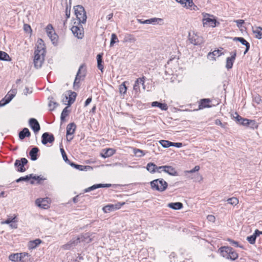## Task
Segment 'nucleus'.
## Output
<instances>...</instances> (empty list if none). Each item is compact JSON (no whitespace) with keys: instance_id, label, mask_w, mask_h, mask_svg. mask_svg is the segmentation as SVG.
Segmentation results:
<instances>
[{"instance_id":"nucleus-53","label":"nucleus","mask_w":262,"mask_h":262,"mask_svg":"<svg viewBox=\"0 0 262 262\" xmlns=\"http://www.w3.org/2000/svg\"><path fill=\"white\" fill-rule=\"evenodd\" d=\"M227 241L231 244L232 246H235L236 247H239L242 249H244V246L242 245H240L238 244V243L236 241H235L231 238H228Z\"/></svg>"},{"instance_id":"nucleus-40","label":"nucleus","mask_w":262,"mask_h":262,"mask_svg":"<svg viewBox=\"0 0 262 262\" xmlns=\"http://www.w3.org/2000/svg\"><path fill=\"white\" fill-rule=\"evenodd\" d=\"M48 99L50 100L48 104V106L50 107V111H53L55 109V108L57 106H58V103L56 102L53 101L54 98L52 97H49Z\"/></svg>"},{"instance_id":"nucleus-60","label":"nucleus","mask_w":262,"mask_h":262,"mask_svg":"<svg viewBox=\"0 0 262 262\" xmlns=\"http://www.w3.org/2000/svg\"><path fill=\"white\" fill-rule=\"evenodd\" d=\"M165 168H166V165H163V166H157L156 172L161 173L162 171H163L165 172Z\"/></svg>"},{"instance_id":"nucleus-43","label":"nucleus","mask_w":262,"mask_h":262,"mask_svg":"<svg viewBox=\"0 0 262 262\" xmlns=\"http://www.w3.org/2000/svg\"><path fill=\"white\" fill-rule=\"evenodd\" d=\"M48 37L51 39L52 43L56 46L57 45L58 40V34H47Z\"/></svg>"},{"instance_id":"nucleus-7","label":"nucleus","mask_w":262,"mask_h":262,"mask_svg":"<svg viewBox=\"0 0 262 262\" xmlns=\"http://www.w3.org/2000/svg\"><path fill=\"white\" fill-rule=\"evenodd\" d=\"M79 243V238H77V236L73 237L67 244L62 245L61 248L64 250H71L77 246Z\"/></svg>"},{"instance_id":"nucleus-45","label":"nucleus","mask_w":262,"mask_h":262,"mask_svg":"<svg viewBox=\"0 0 262 262\" xmlns=\"http://www.w3.org/2000/svg\"><path fill=\"white\" fill-rule=\"evenodd\" d=\"M81 78L76 75L74 83H73V89L75 90H78L80 87V80Z\"/></svg>"},{"instance_id":"nucleus-19","label":"nucleus","mask_w":262,"mask_h":262,"mask_svg":"<svg viewBox=\"0 0 262 262\" xmlns=\"http://www.w3.org/2000/svg\"><path fill=\"white\" fill-rule=\"evenodd\" d=\"M243 126L248 127L251 129L257 128L258 127V123L255 120H250L245 118L244 122H243Z\"/></svg>"},{"instance_id":"nucleus-56","label":"nucleus","mask_w":262,"mask_h":262,"mask_svg":"<svg viewBox=\"0 0 262 262\" xmlns=\"http://www.w3.org/2000/svg\"><path fill=\"white\" fill-rule=\"evenodd\" d=\"M256 239V238L253 234L247 237V240L250 244L252 245H253L255 243Z\"/></svg>"},{"instance_id":"nucleus-64","label":"nucleus","mask_w":262,"mask_h":262,"mask_svg":"<svg viewBox=\"0 0 262 262\" xmlns=\"http://www.w3.org/2000/svg\"><path fill=\"white\" fill-rule=\"evenodd\" d=\"M183 144L181 142H172V146H174L177 148H180L182 147Z\"/></svg>"},{"instance_id":"nucleus-52","label":"nucleus","mask_w":262,"mask_h":262,"mask_svg":"<svg viewBox=\"0 0 262 262\" xmlns=\"http://www.w3.org/2000/svg\"><path fill=\"white\" fill-rule=\"evenodd\" d=\"M134 153L136 156L138 157H142L145 155L143 150L138 148H134Z\"/></svg>"},{"instance_id":"nucleus-25","label":"nucleus","mask_w":262,"mask_h":262,"mask_svg":"<svg viewBox=\"0 0 262 262\" xmlns=\"http://www.w3.org/2000/svg\"><path fill=\"white\" fill-rule=\"evenodd\" d=\"M39 151V149L37 147L34 146L32 148L29 152V156L31 160L36 161L38 159Z\"/></svg>"},{"instance_id":"nucleus-33","label":"nucleus","mask_w":262,"mask_h":262,"mask_svg":"<svg viewBox=\"0 0 262 262\" xmlns=\"http://www.w3.org/2000/svg\"><path fill=\"white\" fill-rule=\"evenodd\" d=\"M16 94V90H11L4 98L6 100V103H9Z\"/></svg>"},{"instance_id":"nucleus-41","label":"nucleus","mask_w":262,"mask_h":262,"mask_svg":"<svg viewBox=\"0 0 262 262\" xmlns=\"http://www.w3.org/2000/svg\"><path fill=\"white\" fill-rule=\"evenodd\" d=\"M19 262H29L30 259L28 258L30 255L28 253L23 252L19 253Z\"/></svg>"},{"instance_id":"nucleus-35","label":"nucleus","mask_w":262,"mask_h":262,"mask_svg":"<svg viewBox=\"0 0 262 262\" xmlns=\"http://www.w3.org/2000/svg\"><path fill=\"white\" fill-rule=\"evenodd\" d=\"M136 41V38L132 34H126L123 39V42L126 43H133Z\"/></svg>"},{"instance_id":"nucleus-27","label":"nucleus","mask_w":262,"mask_h":262,"mask_svg":"<svg viewBox=\"0 0 262 262\" xmlns=\"http://www.w3.org/2000/svg\"><path fill=\"white\" fill-rule=\"evenodd\" d=\"M31 133L28 128L25 127L18 133V137L20 140H24L26 137H30Z\"/></svg>"},{"instance_id":"nucleus-3","label":"nucleus","mask_w":262,"mask_h":262,"mask_svg":"<svg viewBox=\"0 0 262 262\" xmlns=\"http://www.w3.org/2000/svg\"><path fill=\"white\" fill-rule=\"evenodd\" d=\"M236 24L237 27L239 28L242 33L247 32L248 27H251L252 33H262V28L256 26H252L251 24H248L247 26L245 21L243 19H238L234 20Z\"/></svg>"},{"instance_id":"nucleus-5","label":"nucleus","mask_w":262,"mask_h":262,"mask_svg":"<svg viewBox=\"0 0 262 262\" xmlns=\"http://www.w3.org/2000/svg\"><path fill=\"white\" fill-rule=\"evenodd\" d=\"M188 40L194 46H200L205 42V38L201 34H188Z\"/></svg>"},{"instance_id":"nucleus-55","label":"nucleus","mask_w":262,"mask_h":262,"mask_svg":"<svg viewBox=\"0 0 262 262\" xmlns=\"http://www.w3.org/2000/svg\"><path fill=\"white\" fill-rule=\"evenodd\" d=\"M118 41H119V40H118V37L116 36V34H112L111 39V42H110V46L111 47L113 46L115 43H116Z\"/></svg>"},{"instance_id":"nucleus-54","label":"nucleus","mask_w":262,"mask_h":262,"mask_svg":"<svg viewBox=\"0 0 262 262\" xmlns=\"http://www.w3.org/2000/svg\"><path fill=\"white\" fill-rule=\"evenodd\" d=\"M60 150L62 155V157L63 158V160L68 164L69 163V162L71 161H70L67 157V155L63 148H60Z\"/></svg>"},{"instance_id":"nucleus-22","label":"nucleus","mask_w":262,"mask_h":262,"mask_svg":"<svg viewBox=\"0 0 262 262\" xmlns=\"http://www.w3.org/2000/svg\"><path fill=\"white\" fill-rule=\"evenodd\" d=\"M224 53L222 52V50L219 49L215 50L213 52H209L207 54V58L212 60H216V58L215 57V56L219 57L222 55H223Z\"/></svg>"},{"instance_id":"nucleus-57","label":"nucleus","mask_w":262,"mask_h":262,"mask_svg":"<svg viewBox=\"0 0 262 262\" xmlns=\"http://www.w3.org/2000/svg\"><path fill=\"white\" fill-rule=\"evenodd\" d=\"M46 33H52L54 31V28L51 24H48L45 28Z\"/></svg>"},{"instance_id":"nucleus-37","label":"nucleus","mask_w":262,"mask_h":262,"mask_svg":"<svg viewBox=\"0 0 262 262\" xmlns=\"http://www.w3.org/2000/svg\"><path fill=\"white\" fill-rule=\"evenodd\" d=\"M70 106H66L62 110L61 116H60V120L61 122H63L65 121L66 118L69 115V113L70 112V110L68 109Z\"/></svg>"},{"instance_id":"nucleus-32","label":"nucleus","mask_w":262,"mask_h":262,"mask_svg":"<svg viewBox=\"0 0 262 262\" xmlns=\"http://www.w3.org/2000/svg\"><path fill=\"white\" fill-rule=\"evenodd\" d=\"M151 105L152 107H159L162 111H166L168 109V106L166 103H161L159 101H154L151 102Z\"/></svg>"},{"instance_id":"nucleus-15","label":"nucleus","mask_w":262,"mask_h":262,"mask_svg":"<svg viewBox=\"0 0 262 262\" xmlns=\"http://www.w3.org/2000/svg\"><path fill=\"white\" fill-rule=\"evenodd\" d=\"M231 57L226 58V68L227 70L231 69L233 65L236 56V52L234 51L230 53Z\"/></svg>"},{"instance_id":"nucleus-62","label":"nucleus","mask_w":262,"mask_h":262,"mask_svg":"<svg viewBox=\"0 0 262 262\" xmlns=\"http://www.w3.org/2000/svg\"><path fill=\"white\" fill-rule=\"evenodd\" d=\"M71 7V5H70L69 8L68 5L67 4V7H66V15L67 18H69L70 17Z\"/></svg>"},{"instance_id":"nucleus-11","label":"nucleus","mask_w":262,"mask_h":262,"mask_svg":"<svg viewBox=\"0 0 262 262\" xmlns=\"http://www.w3.org/2000/svg\"><path fill=\"white\" fill-rule=\"evenodd\" d=\"M44 58L43 56H41L38 54V53L34 51V67L38 69L41 67L42 63L44 62Z\"/></svg>"},{"instance_id":"nucleus-31","label":"nucleus","mask_w":262,"mask_h":262,"mask_svg":"<svg viewBox=\"0 0 262 262\" xmlns=\"http://www.w3.org/2000/svg\"><path fill=\"white\" fill-rule=\"evenodd\" d=\"M42 242V241L39 238L31 241L28 243V247L29 249H34L39 246Z\"/></svg>"},{"instance_id":"nucleus-29","label":"nucleus","mask_w":262,"mask_h":262,"mask_svg":"<svg viewBox=\"0 0 262 262\" xmlns=\"http://www.w3.org/2000/svg\"><path fill=\"white\" fill-rule=\"evenodd\" d=\"M116 150L113 148H105L103 149V152L101 153V156L104 158H106L113 156Z\"/></svg>"},{"instance_id":"nucleus-17","label":"nucleus","mask_w":262,"mask_h":262,"mask_svg":"<svg viewBox=\"0 0 262 262\" xmlns=\"http://www.w3.org/2000/svg\"><path fill=\"white\" fill-rule=\"evenodd\" d=\"M125 204L124 202L122 203H119L118 204H116L115 205L113 204H109L103 207V210L104 212L107 213L111 211H114L115 210L119 209L121 206H123Z\"/></svg>"},{"instance_id":"nucleus-46","label":"nucleus","mask_w":262,"mask_h":262,"mask_svg":"<svg viewBox=\"0 0 262 262\" xmlns=\"http://www.w3.org/2000/svg\"><path fill=\"white\" fill-rule=\"evenodd\" d=\"M19 253L11 254L9 256V260L14 262H19Z\"/></svg>"},{"instance_id":"nucleus-50","label":"nucleus","mask_w":262,"mask_h":262,"mask_svg":"<svg viewBox=\"0 0 262 262\" xmlns=\"http://www.w3.org/2000/svg\"><path fill=\"white\" fill-rule=\"evenodd\" d=\"M227 201L228 203H229L232 205H233V206H235L238 203V200L236 198H235V197L229 198L227 200Z\"/></svg>"},{"instance_id":"nucleus-18","label":"nucleus","mask_w":262,"mask_h":262,"mask_svg":"<svg viewBox=\"0 0 262 262\" xmlns=\"http://www.w3.org/2000/svg\"><path fill=\"white\" fill-rule=\"evenodd\" d=\"M112 186L111 184H96L84 189V192H88L100 188H109Z\"/></svg>"},{"instance_id":"nucleus-30","label":"nucleus","mask_w":262,"mask_h":262,"mask_svg":"<svg viewBox=\"0 0 262 262\" xmlns=\"http://www.w3.org/2000/svg\"><path fill=\"white\" fill-rule=\"evenodd\" d=\"M46 199H37L35 201L36 204L39 207L46 209L49 207L47 203L48 201Z\"/></svg>"},{"instance_id":"nucleus-38","label":"nucleus","mask_w":262,"mask_h":262,"mask_svg":"<svg viewBox=\"0 0 262 262\" xmlns=\"http://www.w3.org/2000/svg\"><path fill=\"white\" fill-rule=\"evenodd\" d=\"M126 84H129V82L125 81H124L121 84L119 85V92L121 95H124L126 94L127 87Z\"/></svg>"},{"instance_id":"nucleus-8","label":"nucleus","mask_w":262,"mask_h":262,"mask_svg":"<svg viewBox=\"0 0 262 262\" xmlns=\"http://www.w3.org/2000/svg\"><path fill=\"white\" fill-rule=\"evenodd\" d=\"M28 162V160L25 158H21L20 160L17 159L14 163V166L17 168L16 170L20 172H25L26 170L25 165Z\"/></svg>"},{"instance_id":"nucleus-58","label":"nucleus","mask_w":262,"mask_h":262,"mask_svg":"<svg viewBox=\"0 0 262 262\" xmlns=\"http://www.w3.org/2000/svg\"><path fill=\"white\" fill-rule=\"evenodd\" d=\"M233 40L239 41L243 45H245L248 42V41L243 37H235Z\"/></svg>"},{"instance_id":"nucleus-61","label":"nucleus","mask_w":262,"mask_h":262,"mask_svg":"<svg viewBox=\"0 0 262 262\" xmlns=\"http://www.w3.org/2000/svg\"><path fill=\"white\" fill-rule=\"evenodd\" d=\"M24 30L26 33H31L32 32L30 26L28 24H24Z\"/></svg>"},{"instance_id":"nucleus-23","label":"nucleus","mask_w":262,"mask_h":262,"mask_svg":"<svg viewBox=\"0 0 262 262\" xmlns=\"http://www.w3.org/2000/svg\"><path fill=\"white\" fill-rule=\"evenodd\" d=\"M211 102V100L209 98L201 99L199 101V109L202 110L206 107H210V103Z\"/></svg>"},{"instance_id":"nucleus-26","label":"nucleus","mask_w":262,"mask_h":262,"mask_svg":"<svg viewBox=\"0 0 262 262\" xmlns=\"http://www.w3.org/2000/svg\"><path fill=\"white\" fill-rule=\"evenodd\" d=\"M86 75V66L84 63H83L80 65L79 68V69L77 72L76 75L77 76H79L82 79H83Z\"/></svg>"},{"instance_id":"nucleus-24","label":"nucleus","mask_w":262,"mask_h":262,"mask_svg":"<svg viewBox=\"0 0 262 262\" xmlns=\"http://www.w3.org/2000/svg\"><path fill=\"white\" fill-rule=\"evenodd\" d=\"M72 167L80 171H86L88 169H92V167L89 165H82L70 161L69 163Z\"/></svg>"},{"instance_id":"nucleus-48","label":"nucleus","mask_w":262,"mask_h":262,"mask_svg":"<svg viewBox=\"0 0 262 262\" xmlns=\"http://www.w3.org/2000/svg\"><path fill=\"white\" fill-rule=\"evenodd\" d=\"M234 115H235V117H236L235 122L237 123L243 125V122H244L245 118L239 116L236 112L234 113Z\"/></svg>"},{"instance_id":"nucleus-12","label":"nucleus","mask_w":262,"mask_h":262,"mask_svg":"<svg viewBox=\"0 0 262 262\" xmlns=\"http://www.w3.org/2000/svg\"><path fill=\"white\" fill-rule=\"evenodd\" d=\"M178 3L181 4L184 7L191 10H196L198 9V7L194 5L193 0H176Z\"/></svg>"},{"instance_id":"nucleus-10","label":"nucleus","mask_w":262,"mask_h":262,"mask_svg":"<svg viewBox=\"0 0 262 262\" xmlns=\"http://www.w3.org/2000/svg\"><path fill=\"white\" fill-rule=\"evenodd\" d=\"M76 128V125L75 123L72 122L68 124L66 132V136L68 141L70 142L73 140V137H69V136L72 135L75 133Z\"/></svg>"},{"instance_id":"nucleus-44","label":"nucleus","mask_w":262,"mask_h":262,"mask_svg":"<svg viewBox=\"0 0 262 262\" xmlns=\"http://www.w3.org/2000/svg\"><path fill=\"white\" fill-rule=\"evenodd\" d=\"M11 59V58L7 53L0 51V60L9 61Z\"/></svg>"},{"instance_id":"nucleus-6","label":"nucleus","mask_w":262,"mask_h":262,"mask_svg":"<svg viewBox=\"0 0 262 262\" xmlns=\"http://www.w3.org/2000/svg\"><path fill=\"white\" fill-rule=\"evenodd\" d=\"M203 24L205 27H215L217 24H219V23L213 17L208 14H206L204 16V18L202 20Z\"/></svg>"},{"instance_id":"nucleus-34","label":"nucleus","mask_w":262,"mask_h":262,"mask_svg":"<svg viewBox=\"0 0 262 262\" xmlns=\"http://www.w3.org/2000/svg\"><path fill=\"white\" fill-rule=\"evenodd\" d=\"M165 172L172 176H177L179 175L178 171L174 168L168 165H166Z\"/></svg>"},{"instance_id":"nucleus-36","label":"nucleus","mask_w":262,"mask_h":262,"mask_svg":"<svg viewBox=\"0 0 262 262\" xmlns=\"http://www.w3.org/2000/svg\"><path fill=\"white\" fill-rule=\"evenodd\" d=\"M167 206L173 210H180L183 207V204L181 202L170 203Z\"/></svg>"},{"instance_id":"nucleus-2","label":"nucleus","mask_w":262,"mask_h":262,"mask_svg":"<svg viewBox=\"0 0 262 262\" xmlns=\"http://www.w3.org/2000/svg\"><path fill=\"white\" fill-rule=\"evenodd\" d=\"M218 252L224 258L232 261L236 260L238 257L236 251L229 246H222L219 249Z\"/></svg>"},{"instance_id":"nucleus-16","label":"nucleus","mask_w":262,"mask_h":262,"mask_svg":"<svg viewBox=\"0 0 262 262\" xmlns=\"http://www.w3.org/2000/svg\"><path fill=\"white\" fill-rule=\"evenodd\" d=\"M67 93L68 94V96H65L66 100L69 99L68 101V103L67 104L68 106H70L75 101L77 94L75 92H72V91H68ZM66 104V103H64Z\"/></svg>"},{"instance_id":"nucleus-20","label":"nucleus","mask_w":262,"mask_h":262,"mask_svg":"<svg viewBox=\"0 0 262 262\" xmlns=\"http://www.w3.org/2000/svg\"><path fill=\"white\" fill-rule=\"evenodd\" d=\"M91 234L86 232L85 233L81 234V235L77 236V238L79 239V243H84L86 244H89L91 243L92 241V238L91 237Z\"/></svg>"},{"instance_id":"nucleus-42","label":"nucleus","mask_w":262,"mask_h":262,"mask_svg":"<svg viewBox=\"0 0 262 262\" xmlns=\"http://www.w3.org/2000/svg\"><path fill=\"white\" fill-rule=\"evenodd\" d=\"M156 167L157 165L152 162L148 163L146 165V169L151 173L156 172Z\"/></svg>"},{"instance_id":"nucleus-59","label":"nucleus","mask_w":262,"mask_h":262,"mask_svg":"<svg viewBox=\"0 0 262 262\" xmlns=\"http://www.w3.org/2000/svg\"><path fill=\"white\" fill-rule=\"evenodd\" d=\"M16 217H9L4 222V223L6 224H10L11 223H15L16 222L15 220Z\"/></svg>"},{"instance_id":"nucleus-4","label":"nucleus","mask_w":262,"mask_h":262,"mask_svg":"<svg viewBox=\"0 0 262 262\" xmlns=\"http://www.w3.org/2000/svg\"><path fill=\"white\" fill-rule=\"evenodd\" d=\"M152 190L163 192L168 187V183L163 179H155L150 182Z\"/></svg>"},{"instance_id":"nucleus-21","label":"nucleus","mask_w":262,"mask_h":262,"mask_svg":"<svg viewBox=\"0 0 262 262\" xmlns=\"http://www.w3.org/2000/svg\"><path fill=\"white\" fill-rule=\"evenodd\" d=\"M145 77L143 76L142 77L137 78L136 80L135 81V84L134 85L133 90L136 92L138 93L140 92V86H139V83H141L142 85L143 86V88L145 89Z\"/></svg>"},{"instance_id":"nucleus-9","label":"nucleus","mask_w":262,"mask_h":262,"mask_svg":"<svg viewBox=\"0 0 262 262\" xmlns=\"http://www.w3.org/2000/svg\"><path fill=\"white\" fill-rule=\"evenodd\" d=\"M55 141V137L54 135L50 133H44L41 136V143L43 145H46L48 143H53Z\"/></svg>"},{"instance_id":"nucleus-51","label":"nucleus","mask_w":262,"mask_h":262,"mask_svg":"<svg viewBox=\"0 0 262 262\" xmlns=\"http://www.w3.org/2000/svg\"><path fill=\"white\" fill-rule=\"evenodd\" d=\"M31 179V176H29V175H27L25 177H21L18 179L15 180L16 183H19L22 181L28 182L29 180Z\"/></svg>"},{"instance_id":"nucleus-39","label":"nucleus","mask_w":262,"mask_h":262,"mask_svg":"<svg viewBox=\"0 0 262 262\" xmlns=\"http://www.w3.org/2000/svg\"><path fill=\"white\" fill-rule=\"evenodd\" d=\"M162 21V19L161 18H151L150 19H145L144 21L145 24H159Z\"/></svg>"},{"instance_id":"nucleus-49","label":"nucleus","mask_w":262,"mask_h":262,"mask_svg":"<svg viewBox=\"0 0 262 262\" xmlns=\"http://www.w3.org/2000/svg\"><path fill=\"white\" fill-rule=\"evenodd\" d=\"M253 101L257 104L262 102L261 97L258 94H255L253 95Z\"/></svg>"},{"instance_id":"nucleus-14","label":"nucleus","mask_w":262,"mask_h":262,"mask_svg":"<svg viewBox=\"0 0 262 262\" xmlns=\"http://www.w3.org/2000/svg\"><path fill=\"white\" fill-rule=\"evenodd\" d=\"M29 125L34 133H38L40 129V124L35 118H30L29 120Z\"/></svg>"},{"instance_id":"nucleus-13","label":"nucleus","mask_w":262,"mask_h":262,"mask_svg":"<svg viewBox=\"0 0 262 262\" xmlns=\"http://www.w3.org/2000/svg\"><path fill=\"white\" fill-rule=\"evenodd\" d=\"M43 42V41L41 39H40L38 41V45L36 46L35 51V52L38 53L39 55L43 56L45 59L46 51V47L44 44L42 43Z\"/></svg>"},{"instance_id":"nucleus-28","label":"nucleus","mask_w":262,"mask_h":262,"mask_svg":"<svg viewBox=\"0 0 262 262\" xmlns=\"http://www.w3.org/2000/svg\"><path fill=\"white\" fill-rule=\"evenodd\" d=\"M103 55L102 53H99L97 55V68L100 70L102 73L103 72Z\"/></svg>"},{"instance_id":"nucleus-63","label":"nucleus","mask_w":262,"mask_h":262,"mask_svg":"<svg viewBox=\"0 0 262 262\" xmlns=\"http://www.w3.org/2000/svg\"><path fill=\"white\" fill-rule=\"evenodd\" d=\"M199 169H200V166L198 165H196L192 169H191L189 171H187L186 172H188V173H193V172H195L196 171H198L199 170Z\"/></svg>"},{"instance_id":"nucleus-47","label":"nucleus","mask_w":262,"mask_h":262,"mask_svg":"<svg viewBox=\"0 0 262 262\" xmlns=\"http://www.w3.org/2000/svg\"><path fill=\"white\" fill-rule=\"evenodd\" d=\"M160 144L164 148H168L172 146V142L168 140H161L159 141Z\"/></svg>"},{"instance_id":"nucleus-1","label":"nucleus","mask_w":262,"mask_h":262,"mask_svg":"<svg viewBox=\"0 0 262 262\" xmlns=\"http://www.w3.org/2000/svg\"><path fill=\"white\" fill-rule=\"evenodd\" d=\"M75 14L78 20V22L75 21L71 28L72 33H84V28L81 24H85L87 16L84 7L81 5H77L74 7Z\"/></svg>"}]
</instances>
